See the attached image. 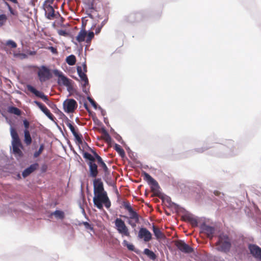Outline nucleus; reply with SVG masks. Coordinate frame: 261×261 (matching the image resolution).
<instances>
[{
    "instance_id": "nucleus-10",
    "label": "nucleus",
    "mask_w": 261,
    "mask_h": 261,
    "mask_svg": "<svg viewBox=\"0 0 261 261\" xmlns=\"http://www.w3.org/2000/svg\"><path fill=\"white\" fill-rule=\"evenodd\" d=\"M142 176L143 177V179L150 186L151 191L156 195L159 192V189L160 188L158 182L148 173L145 172H143L142 173Z\"/></svg>"
},
{
    "instance_id": "nucleus-29",
    "label": "nucleus",
    "mask_w": 261,
    "mask_h": 261,
    "mask_svg": "<svg viewBox=\"0 0 261 261\" xmlns=\"http://www.w3.org/2000/svg\"><path fill=\"white\" fill-rule=\"evenodd\" d=\"M8 112L11 114H15L17 116L21 115V111L17 108L15 107H10L8 108Z\"/></svg>"
},
{
    "instance_id": "nucleus-14",
    "label": "nucleus",
    "mask_w": 261,
    "mask_h": 261,
    "mask_svg": "<svg viewBox=\"0 0 261 261\" xmlns=\"http://www.w3.org/2000/svg\"><path fill=\"white\" fill-rule=\"evenodd\" d=\"M138 238L144 242H149L152 239V234L145 227L140 228L138 232Z\"/></svg>"
},
{
    "instance_id": "nucleus-9",
    "label": "nucleus",
    "mask_w": 261,
    "mask_h": 261,
    "mask_svg": "<svg viewBox=\"0 0 261 261\" xmlns=\"http://www.w3.org/2000/svg\"><path fill=\"white\" fill-rule=\"evenodd\" d=\"M37 74L39 80L41 83L48 80L52 76L50 69L44 65L38 68Z\"/></svg>"
},
{
    "instance_id": "nucleus-36",
    "label": "nucleus",
    "mask_w": 261,
    "mask_h": 261,
    "mask_svg": "<svg viewBox=\"0 0 261 261\" xmlns=\"http://www.w3.org/2000/svg\"><path fill=\"white\" fill-rule=\"evenodd\" d=\"M7 17L5 14L0 15V27L4 24L6 21Z\"/></svg>"
},
{
    "instance_id": "nucleus-40",
    "label": "nucleus",
    "mask_w": 261,
    "mask_h": 261,
    "mask_svg": "<svg viewBox=\"0 0 261 261\" xmlns=\"http://www.w3.org/2000/svg\"><path fill=\"white\" fill-rule=\"evenodd\" d=\"M47 48L54 54L57 55L58 53L57 48L53 46H49Z\"/></svg>"
},
{
    "instance_id": "nucleus-3",
    "label": "nucleus",
    "mask_w": 261,
    "mask_h": 261,
    "mask_svg": "<svg viewBox=\"0 0 261 261\" xmlns=\"http://www.w3.org/2000/svg\"><path fill=\"white\" fill-rule=\"evenodd\" d=\"M10 134L12 137V145L13 147V152L16 156L21 157L23 153L20 148H22V145L19 139V136L16 130L13 128H10Z\"/></svg>"
},
{
    "instance_id": "nucleus-24",
    "label": "nucleus",
    "mask_w": 261,
    "mask_h": 261,
    "mask_svg": "<svg viewBox=\"0 0 261 261\" xmlns=\"http://www.w3.org/2000/svg\"><path fill=\"white\" fill-rule=\"evenodd\" d=\"M184 219L186 221L189 222L193 227L197 226V220L192 216L186 215L184 217Z\"/></svg>"
},
{
    "instance_id": "nucleus-35",
    "label": "nucleus",
    "mask_w": 261,
    "mask_h": 261,
    "mask_svg": "<svg viewBox=\"0 0 261 261\" xmlns=\"http://www.w3.org/2000/svg\"><path fill=\"white\" fill-rule=\"evenodd\" d=\"M6 45L12 48H15L17 47V44L14 41L11 40L7 41L6 43Z\"/></svg>"
},
{
    "instance_id": "nucleus-51",
    "label": "nucleus",
    "mask_w": 261,
    "mask_h": 261,
    "mask_svg": "<svg viewBox=\"0 0 261 261\" xmlns=\"http://www.w3.org/2000/svg\"><path fill=\"white\" fill-rule=\"evenodd\" d=\"M124 218H128L127 217L125 216H123Z\"/></svg>"
},
{
    "instance_id": "nucleus-49",
    "label": "nucleus",
    "mask_w": 261,
    "mask_h": 261,
    "mask_svg": "<svg viewBox=\"0 0 261 261\" xmlns=\"http://www.w3.org/2000/svg\"><path fill=\"white\" fill-rule=\"evenodd\" d=\"M100 29L98 28V29H96L95 33H96V34H98L100 32Z\"/></svg>"
},
{
    "instance_id": "nucleus-4",
    "label": "nucleus",
    "mask_w": 261,
    "mask_h": 261,
    "mask_svg": "<svg viewBox=\"0 0 261 261\" xmlns=\"http://www.w3.org/2000/svg\"><path fill=\"white\" fill-rule=\"evenodd\" d=\"M216 249L219 251L227 253L229 252L231 243L230 239L227 234H220L218 236V240L216 243Z\"/></svg>"
},
{
    "instance_id": "nucleus-17",
    "label": "nucleus",
    "mask_w": 261,
    "mask_h": 261,
    "mask_svg": "<svg viewBox=\"0 0 261 261\" xmlns=\"http://www.w3.org/2000/svg\"><path fill=\"white\" fill-rule=\"evenodd\" d=\"M34 103L40 108V109L46 115V116L51 121H55V117L50 113V111L43 104L38 101H34Z\"/></svg>"
},
{
    "instance_id": "nucleus-11",
    "label": "nucleus",
    "mask_w": 261,
    "mask_h": 261,
    "mask_svg": "<svg viewBox=\"0 0 261 261\" xmlns=\"http://www.w3.org/2000/svg\"><path fill=\"white\" fill-rule=\"evenodd\" d=\"M65 123L74 136L76 143L79 145L82 144L83 143V136L81 134H79L78 128L75 126H74L69 120H68Z\"/></svg>"
},
{
    "instance_id": "nucleus-33",
    "label": "nucleus",
    "mask_w": 261,
    "mask_h": 261,
    "mask_svg": "<svg viewBox=\"0 0 261 261\" xmlns=\"http://www.w3.org/2000/svg\"><path fill=\"white\" fill-rule=\"evenodd\" d=\"M44 144H41L39 150L34 152V155H33L34 158H38L42 153L43 150H44Z\"/></svg>"
},
{
    "instance_id": "nucleus-42",
    "label": "nucleus",
    "mask_w": 261,
    "mask_h": 261,
    "mask_svg": "<svg viewBox=\"0 0 261 261\" xmlns=\"http://www.w3.org/2000/svg\"><path fill=\"white\" fill-rule=\"evenodd\" d=\"M23 122L25 127V130H28L30 125L29 122L27 120L25 119L23 121Z\"/></svg>"
},
{
    "instance_id": "nucleus-20",
    "label": "nucleus",
    "mask_w": 261,
    "mask_h": 261,
    "mask_svg": "<svg viewBox=\"0 0 261 261\" xmlns=\"http://www.w3.org/2000/svg\"><path fill=\"white\" fill-rule=\"evenodd\" d=\"M201 229L202 232L205 233L208 238L211 239L213 238L215 232V229L213 227L204 224L201 225Z\"/></svg>"
},
{
    "instance_id": "nucleus-22",
    "label": "nucleus",
    "mask_w": 261,
    "mask_h": 261,
    "mask_svg": "<svg viewBox=\"0 0 261 261\" xmlns=\"http://www.w3.org/2000/svg\"><path fill=\"white\" fill-rule=\"evenodd\" d=\"M152 230L157 240H161L165 238L164 234L155 225H153Z\"/></svg>"
},
{
    "instance_id": "nucleus-21",
    "label": "nucleus",
    "mask_w": 261,
    "mask_h": 261,
    "mask_svg": "<svg viewBox=\"0 0 261 261\" xmlns=\"http://www.w3.org/2000/svg\"><path fill=\"white\" fill-rule=\"evenodd\" d=\"M39 167L38 163L32 164L30 167L26 168L22 172V175L23 177H26L31 173L36 170Z\"/></svg>"
},
{
    "instance_id": "nucleus-30",
    "label": "nucleus",
    "mask_w": 261,
    "mask_h": 261,
    "mask_svg": "<svg viewBox=\"0 0 261 261\" xmlns=\"http://www.w3.org/2000/svg\"><path fill=\"white\" fill-rule=\"evenodd\" d=\"M52 215H54L56 218H59L60 219H63L65 217L64 213L62 211L56 210L55 211Z\"/></svg>"
},
{
    "instance_id": "nucleus-37",
    "label": "nucleus",
    "mask_w": 261,
    "mask_h": 261,
    "mask_svg": "<svg viewBox=\"0 0 261 261\" xmlns=\"http://www.w3.org/2000/svg\"><path fill=\"white\" fill-rule=\"evenodd\" d=\"M94 0H87V3L88 5L89 9H94Z\"/></svg>"
},
{
    "instance_id": "nucleus-26",
    "label": "nucleus",
    "mask_w": 261,
    "mask_h": 261,
    "mask_svg": "<svg viewBox=\"0 0 261 261\" xmlns=\"http://www.w3.org/2000/svg\"><path fill=\"white\" fill-rule=\"evenodd\" d=\"M76 58L75 56L73 55H71L68 57H67L66 59V63L70 66L74 65L76 63Z\"/></svg>"
},
{
    "instance_id": "nucleus-16",
    "label": "nucleus",
    "mask_w": 261,
    "mask_h": 261,
    "mask_svg": "<svg viewBox=\"0 0 261 261\" xmlns=\"http://www.w3.org/2000/svg\"><path fill=\"white\" fill-rule=\"evenodd\" d=\"M248 248L251 254L255 258L261 260V248L258 246L254 244H250Z\"/></svg>"
},
{
    "instance_id": "nucleus-2",
    "label": "nucleus",
    "mask_w": 261,
    "mask_h": 261,
    "mask_svg": "<svg viewBox=\"0 0 261 261\" xmlns=\"http://www.w3.org/2000/svg\"><path fill=\"white\" fill-rule=\"evenodd\" d=\"M93 201L94 205L99 210L103 208V205L107 208H109L111 206V202L107 192L94 194Z\"/></svg>"
},
{
    "instance_id": "nucleus-18",
    "label": "nucleus",
    "mask_w": 261,
    "mask_h": 261,
    "mask_svg": "<svg viewBox=\"0 0 261 261\" xmlns=\"http://www.w3.org/2000/svg\"><path fill=\"white\" fill-rule=\"evenodd\" d=\"M27 89L31 92L34 94L36 96L41 98L44 101L47 102L48 101V98L46 95H44L43 92L37 90L32 86L28 85L27 86Z\"/></svg>"
},
{
    "instance_id": "nucleus-45",
    "label": "nucleus",
    "mask_w": 261,
    "mask_h": 261,
    "mask_svg": "<svg viewBox=\"0 0 261 261\" xmlns=\"http://www.w3.org/2000/svg\"><path fill=\"white\" fill-rule=\"evenodd\" d=\"M91 151L93 153V154L94 155V156H93V157L95 158V160L96 159H97V158L98 157L99 155H98V154L95 151H94L92 150Z\"/></svg>"
},
{
    "instance_id": "nucleus-12",
    "label": "nucleus",
    "mask_w": 261,
    "mask_h": 261,
    "mask_svg": "<svg viewBox=\"0 0 261 261\" xmlns=\"http://www.w3.org/2000/svg\"><path fill=\"white\" fill-rule=\"evenodd\" d=\"M77 107V103L73 99H67L63 102L64 110L66 113H73Z\"/></svg>"
},
{
    "instance_id": "nucleus-5",
    "label": "nucleus",
    "mask_w": 261,
    "mask_h": 261,
    "mask_svg": "<svg viewBox=\"0 0 261 261\" xmlns=\"http://www.w3.org/2000/svg\"><path fill=\"white\" fill-rule=\"evenodd\" d=\"M124 208L129 213V217L127 223L132 228H135L137 223H140V216L134 210L128 201H123L122 203Z\"/></svg>"
},
{
    "instance_id": "nucleus-41",
    "label": "nucleus",
    "mask_w": 261,
    "mask_h": 261,
    "mask_svg": "<svg viewBox=\"0 0 261 261\" xmlns=\"http://www.w3.org/2000/svg\"><path fill=\"white\" fill-rule=\"evenodd\" d=\"M83 224H84V225L85 226V227H86V229H90L91 230H93V227H92L91 225L88 222H85L83 223Z\"/></svg>"
},
{
    "instance_id": "nucleus-32",
    "label": "nucleus",
    "mask_w": 261,
    "mask_h": 261,
    "mask_svg": "<svg viewBox=\"0 0 261 261\" xmlns=\"http://www.w3.org/2000/svg\"><path fill=\"white\" fill-rule=\"evenodd\" d=\"M103 139L106 141L108 143H110L112 141V138L110 135L108 133V132L104 129L103 130Z\"/></svg>"
},
{
    "instance_id": "nucleus-19",
    "label": "nucleus",
    "mask_w": 261,
    "mask_h": 261,
    "mask_svg": "<svg viewBox=\"0 0 261 261\" xmlns=\"http://www.w3.org/2000/svg\"><path fill=\"white\" fill-rule=\"evenodd\" d=\"M77 72L81 79L84 82V84L83 85V91L84 92H86L85 88L86 86L89 84L88 77L85 72L82 71L81 67L78 66L77 67Z\"/></svg>"
},
{
    "instance_id": "nucleus-31",
    "label": "nucleus",
    "mask_w": 261,
    "mask_h": 261,
    "mask_svg": "<svg viewBox=\"0 0 261 261\" xmlns=\"http://www.w3.org/2000/svg\"><path fill=\"white\" fill-rule=\"evenodd\" d=\"M122 244L124 246L126 247L128 250L135 251V246L132 244L129 243L126 240L123 241Z\"/></svg>"
},
{
    "instance_id": "nucleus-13",
    "label": "nucleus",
    "mask_w": 261,
    "mask_h": 261,
    "mask_svg": "<svg viewBox=\"0 0 261 261\" xmlns=\"http://www.w3.org/2000/svg\"><path fill=\"white\" fill-rule=\"evenodd\" d=\"M176 247L181 252L190 253L193 252V249L182 240H178L175 242Z\"/></svg>"
},
{
    "instance_id": "nucleus-43",
    "label": "nucleus",
    "mask_w": 261,
    "mask_h": 261,
    "mask_svg": "<svg viewBox=\"0 0 261 261\" xmlns=\"http://www.w3.org/2000/svg\"><path fill=\"white\" fill-rule=\"evenodd\" d=\"M99 165L103 168L105 172H106L108 171V168L104 162L100 164Z\"/></svg>"
},
{
    "instance_id": "nucleus-27",
    "label": "nucleus",
    "mask_w": 261,
    "mask_h": 261,
    "mask_svg": "<svg viewBox=\"0 0 261 261\" xmlns=\"http://www.w3.org/2000/svg\"><path fill=\"white\" fill-rule=\"evenodd\" d=\"M114 149L121 157L123 158L125 156V152L120 145L115 144L114 145Z\"/></svg>"
},
{
    "instance_id": "nucleus-7",
    "label": "nucleus",
    "mask_w": 261,
    "mask_h": 261,
    "mask_svg": "<svg viewBox=\"0 0 261 261\" xmlns=\"http://www.w3.org/2000/svg\"><path fill=\"white\" fill-rule=\"evenodd\" d=\"M114 224L115 228L122 237H127L128 238L131 237L129 229L123 220L117 218L115 219Z\"/></svg>"
},
{
    "instance_id": "nucleus-39",
    "label": "nucleus",
    "mask_w": 261,
    "mask_h": 261,
    "mask_svg": "<svg viewBox=\"0 0 261 261\" xmlns=\"http://www.w3.org/2000/svg\"><path fill=\"white\" fill-rule=\"evenodd\" d=\"M5 4L8 6V9L9 10V11L10 12L11 14L13 15H16V12H15L13 9L12 8H11V7L10 6V5L7 3V2H5Z\"/></svg>"
},
{
    "instance_id": "nucleus-28",
    "label": "nucleus",
    "mask_w": 261,
    "mask_h": 261,
    "mask_svg": "<svg viewBox=\"0 0 261 261\" xmlns=\"http://www.w3.org/2000/svg\"><path fill=\"white\" fill-rule=\"evenodd\" d=\"M144 253L152 260H154L156 258L155 253L149 249H145L144 250Z\"/></svg>"
},
{
    "instance_id": "nucleus-46",
    "label": "nucleus",
    "mask_w": 261,
    "mask_h": 261,
    "mask_svg": "<svg viewBox=\"0 0 261 261\" xmlns=\"http://www.w3.org/2000/svg\"><path fill=\"white\" fill-rule=\"evenodd\" d=\"M214 194H215V195H216L217 196H219L220 195L221 193L218 191H215L214 192Z\"/></svg>"
},
{
    "instance_id": "nucleus-8",
    "label": "nucleus",
    "mask_w": 261,
    "mask_h": 261,
    "mask_svg": "<svg viewBox=\"0 0 261 261\" xmlns=\"http://www.w3.org/2000/svg\"><path fill=\"white\" fill-rule=\"evenodd\" d=\"M53 73L56 76L59 77V84H62L66 86L68 91H71L73 90L72 81L70 79L65 76L61 71L58 69L54 70Z\"/></svg>"
},
{
    "instance_id": "nucleus-15",
    "label": "nucleus",
    "mask_w": 261,
    "mask_h": 261,
    "mask_svg": "<svg viewBox=\"0 0 261 261\" xmlns=\"http://www.w3.org/2000/svg\"><path fill=\"white\" fill-rule=\"evenodd\" d=\"M94 194L106 192L105 190L103 184L100 178H95L93 180Z\"/></svg>"
},
{
    "instance_id": "nucleus-6",
    "label": "nucleus",
    "mask_w": 261,
    "mask_h": 261,
    "mask_svg": "<svg viewBox=\"0 0 261 261\" xmlns=\"http://www.w3.org/2000/svg\"><path fill=\"white\" fill-rule=\"evenodd\" d=\"M83 157L89 161L88 164L89 166V176L96 178L98 175V171L97 165L95 163V158L87 152H83Z\"/></svg>"
},
{
    "instance_id": "nucleus-38",
    "label": "nucleus",
    "mask_w": 261,
    "mask_h": 261,
    "mask_svg": "<svg viewBox=\"0 0 261 261\" xmlns=\"http://www.w3.org/2000/svg\"><path fill=\"white\" fill-rule=\"evenodd\" d=\"M88 99L89 100L90 102L91 103L92 106L95 109H96V108H97V103H96V102L92 98H90V97H88Z\"/></svg>"
},
{
    "instance_id": "nucleus-50",
    "label": "nucleus",
    "mask_w": 261,
    "mask_h": 261,
    "mask_svg": "<svg viewBox=\"0 0 261 261\" xmlns=\"http://www.w3.org/2000/svg\"><path fill=\"white\" fill-rule=\"evenodd\" d=\"M85 108H86V109L88 110V106H87V105L86 104H85Z\"/></svg>"
},
{
    "instance_id": "nucleus-1",
    "label": "nucleus",
    "mask_w": 261,
    "mask_h": 261,
    "mask_svg": "<svg viewBox=\"0 0 261 261\" xmlns=\"http://www.w3.org/2000/svg\"><path fill=\"white\" fill-rule=\"evenodd\" d=\"M42 7L47 19L54 20L60 16L59 12L55 10L58 9L57 2L55 0H45Z\"/></svg>"
},
{
    "instance_id": "nucleus-48",
    "label": "nucleus",
    "mask_w": 261,
    "mask_h": 261,
    "mask_svg": "<svg viewBox=\"0 0 261 261\" xmlns=\"http://www.w3.org/2000/svg\"><path fill=\"white\" fill-rule=\"evenodd\" d=\"M83 69H84V72H87V66H86V65L85 64H84L83 65Z\"/></svg>"
},
{
    "instance_id": "nucleus-47",
    "label": "nucleus",
    "mask_w": 261,
    "mask_h": 261,
    "mask_svg": "<svg viewBox=\"0 0 261 261\" xmlns=\"http://www.w3.org/2000/svg\"><path fill=\"white\" fill-rule=\"evenodd\" d=\"M59 34L61 35H65L66 34V33L65 31H60L59 32Z\"/></svg>"
},
{
    "instance_id": "nucleus-23",
    "label": "nucleus",
    "mask_w": 261,
    "mask_h": 261,
    "mask_svg": "<svg viewBox=\"0 0 261 261\" xmlns=\"http://www.w3.org/2000/svg\"><path fill=\"white\" fill-rule=\"evenodd\" d=\"M87 36V31L85 29H82L75 38L76 40L78 42H82L86 41V37Z\"/></svg>"
},
{
    "instance_id": "nucleus-25",
    "label": "nucleus",
    "mask_w": 261,
    "mask_h": 261,
    "mask_svg": "<svg viewBox=\"0 0 261 261\" xmlns=\"http://www.w3.org/2000/svg\"><path fill=\"white\" fill-rule=\"evenodd\" d=\"M24 142L27 145H29L31 144L32 140L30 135V133L29 130H24Z\"/></svg>"
},
{
    "instance_id": "nucleus-44",
    "label": "nucleus",
    "mask_w": 261,
    "mask_h": 261,
    "mask_svg": "<svg viewBox=\"0 0 261 261\" xmlns=\"http://www.w3.org/2000/svg\"><path fill=\"white\" fill-rule=\"evenodd\" d=\"M96 159L97 160V162L99 164L102 163L103 162L102 158L100 156L97 157V159Z\"/></svg>"
},
{
    "instance_id": "nucleus-34",
    "label": "nucleus",
    "mask_w": 261,
    "mask_h": 261,
    "mask_svg": "<svg viewBox=\"0 0 261 261\" xmlns=\"http://www.w3.org/2000/svg\"><path fill=\"white\" fill-rule=\"evenodd\" d=\"M87 38L86 39V42L87 43L90 44L92 39L94 37V34L93 32H89L88 34H87Z\"/></svg>"
}]
</instances>
